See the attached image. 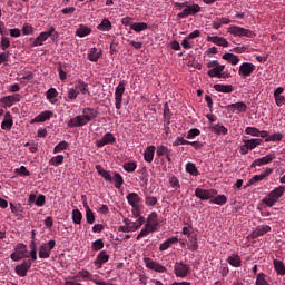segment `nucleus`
<instances>
[{
    "label": "nucleus",
    "instance_id": "nucleus-1",
    "mask_svg": "<svg viewBox=\"0 0 285 285\" xmlns=\"http://www.w3.org/2000/svg\"><path fill=\"white\" fill-rule=\"evenodd\" d=\"M94 119H97V110L90 107L83 108L81 116H76L68 121V128H82Z\"/></svg>",
    "mask_w": 285,
    "mask_h": 285
},
{
    "label": "nucleus",
    "instance_id": "nucleus-2",
    "mask_svg": "<svg viewBox=\"0 0 285 285\" xmlns=\"http://www.w3.org/2000/svg\"><path fill=\"white\" fill-rule=\"evenodd\" d=\"M207 68H209L207 75L212 79H214L215 77L217 79H230V77H233L230 75V72L224 71V70H226V66L225 65H220L219 61H217V60L209 61L207 63Z\"/></svg>",
    "mask_w": 285,
    "mask_h": 285
},
{
    "label": "nucleus",
    "instance_id": "nucleus-3",
    "mask_svg": "<svg viewBox=\"0 0 285 285\" xmlns=\"http://www.w3.org/2000/svg\"><path fill=\"white\" fill-rule=\"evenodd\" d=\"M285 193V186L281 185L276 188H274L267 196H265L262 202L265 206H268V208H273L275 204H277L281 199V197L284 196Z\"/></svg>",
    "mask_w": 285,
    "mask_h": 285
},
{
    "label": "nucleus",
    "instance_id": "nucleus-4",
    "mask_svg": "<svg viewBox=\"0 0 285 285\" xmlns=\"http://www.w3.org/2000/svg\"><path fill=\"white\" fill-rule=\"evenodd\" d=\"M227 32L233 35V37H247L248 39L255 38V32H253V30L235 24L229 26Z\"/></svg>",
    "mask_w": 285,
    "mask_h": 285
},
{
    "label": "nucleus",
    "instance_id": "nucleus-5",
    "mask_svg": "<svg viewBox=\"0 0 285 285\" xmlns=\"http://www.w3.org/2000/svg\"><path fill=\"white\" fill-rule=\"evenodd\" d=\"M26 253H28V246L23 243H19L14 247V253L10 255V259H12V262H21L23 257L28 259L30 255Z\"/></svg>",
    "mask_w": 285,
    "mask_h": 285
},
{
    "label": "nucleus",
    "instance_id": "nucleus-6",
    "mask_svg": "<svg viewBox=\"0 0 285 285\" xmlns=\"http://www.w3.org/2000/svg\"><path fill=\"white\" fill-rule=\"evenodd\" d=\"M198 12H202V7L197 3L190 4V2L187 1V7L177 14V18L187 19V17H195Z\"/></svg>",
    "mask_w": 285,
    "mask_h": 285
},
{
    "label": "nucleus",
    "instance_id": "nucleus-7",
    "mask_svg": "<svg viewBox=\"0 0 285 285\" xmlns=\"http://www.w3.org/2000/svg\"><path fill=\"white\" fill-rule=\"evenodd\" d=\"M55 246H57V242L55 239H51L48 243L41 244L38 252L39 258L48 259L50 255H52V250Z\"/></svg>",
    "mask_w": 285,
    "mask_h": 285
},
{
    "label": "nucleus",
    "instance_id": "nucleus-8",
    "mask_svg": "<svg viewBox=\"0 0 285 285\" xmlns=\"http://www.w3.org/2000/svg\"><path fill=\"white\" fill-rule=\"evenodd\" d=\"M174 274L176 277L185 278L190 275V265L185 264L184 262H176L174 265Z\"/></svg>",
    "mask_w": 285,
    "mask_h": 285
},
{
    "label": "nucleus",
    "instance_id": "nucleus-9",
    "mask_svg": "<svg viewBox=\"0 0 285 285\" xmlns=\"http://www.w3.org/2000/svg\"><path fill=\"white\" fill-rule=\"evenodd\" d=\"M194 195L202 202H208V199L210 202V199H213V197H215L217 195V190L216 189H203V188L198 187L195 189Z\"/></svg>",
    "mask_w": 285,
    "mask_h": 285
},
{
    "label": "nucleus",
    "instance_id": "nucleus-10",
    "mask_svg": "<svg viewBox=\"0 0 285 285\" xmlns=\"http://www.w3.org/2000/svg\"><path fill=\"white\" fill-rule=\"evenodd\" d=\"M126 92V82L120 81L115 90L116 108L121 110V104L124 101V94Z\"/></svg>",
    "mask_w": 285,
    "mask_h": 285
},
{
    "label": "nucleus",
    "instance_id": "nucleus-11",
    "mask_svg": "<svg viewBox=\"0 0 285 285\" xmlns=\"http://www.w3.org/2000/svg\"><path fill=\"white\" fill-rule=\"evenodd\" d=\"M255 72V65L250 62H244L240 65L238 69V75L242 77V79H246L250 77Z\"/></svg>",
    "mask_w": 285,
    "mask_h": 285
},
{
    "label": "nucleus",
    "instance_id": "nucleus-12",
    "mask_svg": "<svg viewBox=\"0 0 285 285\" xmlns=\"http://www.w3.org/2000/svg\"><path fill=\"white\" fill-rule=\"evenodd\" d=\"M145 226L146 228H150V230H153L154 233H157L159 228V218L157 216V212H153L148 215Z\"/></svg>",
    "mask_w": 285,
    "mask_h": 285
},
{
    "label": "nucleus",
    "instance_id": "nucleus-13",
    "mask_svg": "<svg viewBox=\"0 0 285 285\" xmlns=\"http://www.w3.org/2000/svg\"><path fill=\"white\" fill-rule=\"evenodd\" d=\"M30 268H32V261H23L20 265L14 267V272L19 277H26Z\"/></svg>",
    "mask_w": 285,
    "mask_h": 285
},
{
    "label": "nucleus",
    "instance_id": "nucleus-14",
    "mask_svg": "<svg viewBox=\"0 0 285 285\" xmlns=\"http://www.w3.org/2000/svg\"><path fill=\"white\" fill-rule=\"evenodd\" d=\"M144 262L146 264V267L150 271H155L156 273H166V267H164L161 264L156 263L153 261V258H144Z\"/></svg>",
    "mask_w": 285,
    "mask_h": 285
},
{
    "label": "nucleus",
    "instance_id": "nucleus-15",
    "mask_svg": "<svg viewBox=\"0 0 285 285\" xmlns=\"http://www.w3.org/2000/svg\"><path fill=\"white\" fill-rule=\"evenodd\" d=\"M272 228L268 225H258L255 230L249 235L250 239H257L258 237H263L266 233H271Z\"/></svg>",
    "mask_w": 285,
    "mask_h": 285
},
{
    "label": "nucleus",
    "instance_id": "nucleus-16",
    "mask_svg": "<svg viewBox=\"0 0 285 285\" xmlns=\"http://www.w3.org/2000/svg\"><path fill=\"white\" fill-rule=\"evenodd\" d=\"M117 138L112 132H107L104 135L102 139L96 141L97 148H104V146H108V144H115Z\"/></svg>",
    "mask_w": 285,
    "mask_h": 285
},
{
    "label": "nucleus",
    "instance_id": "nucleus-17",
    "mask_svg": "<svg viewBox=\"0 0 285 285\" xmlns=\"http://www.w3.org/2000/svg\"><path fill=\"white\" fill-rule=\"evenodd\" d=\"M109 259H110V255H108L106 250H102L97 255L94 262V266H96V268H102L104 264L108 263Z\"/></svg>",
    "mask_w": 285,
    "mask_h": 285
},
{
    "label": "nucleus",
    "instance_id": "nucleus-18",
    "mask_svg": "<svg viewBox=\"0 0 285 285\" xmlns=\"http://www.w3.org/2000/svg\"><path fill=\"white\" fill-rule=\"evenodd\" d=\"M275 159V154H268L262 158H257L252 163V168H255L256 166H266V164H271Z\"/></svg>",
    "mask_w": 285,
    "mask_h": 285
},
{
    "label": "nucleus",
    "instance_id": "nucleus-19",
    "mask_svg": "<svg viewBox=\"0 0 285 285\" xmlns=\"http://www.w3.org/2000/svg\"><path fill=\"white\" fill-rule=\"evenodd\" d=\"M206 41H210L212 43H215V46H222L223 48H228L229 46L228 40L219 36H207Z\"/></svg>",
    "mask_w": 285,
    "mask_h": 285
},
{
    "label": "nucleus",
    "instance_id": "nucleus-20",
    "mask_svg": "<svg viewBox=\"0 0 285 285\" xmlns=\"http://www.w3.org/2000/svg\"><path fill=\"white\" fill-rule=\"evenodd\" d=\"M52 115H55L52 111L45 110L36 116L35 119L31 120V124H43V121H48Z\"/></svg>",
    "mask_w": 285,
    "mask_h": 285
},
{
    "label": "nucleus",
    "instance_id": "nucleus-21",
    "mask_svg": "<svg viewBox=\"0 0 285 285\" xmlns=\"http://www.w3.org/2000/svg\"><path fill=\"white\" fill-rule=\"evenodd\" d=\"M273 174V169L272 168H266L265 171H263L261 175H255L249 179V184L248 186L253 185V184H257V181H264V179H266V177L271 176Z\"/></svg>",
    "mask_w": 285,
    "mask_h": 285
},
{
    "label": "nucleus",
    "instance_id": "nucleus-22",
    "mask_svg": "<svg viewBox=\"0 0 285 285\" xmlns=\"http://www.w3.org/2000/svg\"><path fill=\"white\" fill-rule=\"evenodd\" d=\"M126 199L131 208H136L141 204V197L137 193L127 194Z\"/></svg>",
    "mask_w": 285,
    "mask_h": 285
},
{
    "label": "nucleus",
    "instance_id": "nucleus-23",
    "mask_svg": "<svg viewBox=\"0 0 285 285\" xmlns=\"http://www.w3.org/2000/svg\"><path fill=\"white\" fill-rule=\"evenodd\" d=\"M209 130H210V132H214V135H218V136L228 135V128H226L222 124H212V126H209Z\"/></svg>",
    "mask_w": 285,
    "mask_h": 285
},
{
    "label": "nucleus",
    "instance_id": "nucleus-24",
    "mask_svg": "<svg viewBox=\"0 0 285 285\" xmlns=\"http://www.w3.org/2000/svg\"><path fill=\"white\" fill-rule=\"evenodd\" d=\"M19 101H21V95L19 94H14L12 96H6L1 98V102L4 104V106H8V108H11L13 104H17Z\"/></svg>",
    "mask_w": 285,
    "mask_h": 285
},
{
    "label": "nucleus",
    "instance_id": "nucleus-25",
    "mask_svg": "<svg viewBox=\"0 0 285 285\" xmlns=\"http://www.w3.org/2000/svg\"><path fill=\"white\" fill-rule=\"evenodd\" d=\"M12 126H14V120H12V115L7 111L4 114V118L1 122V129L2 130H12Z\"/></svg>",
    "mask_w": 285,
    "mask_h": 285
},
{
    "label": "nucleus",
    "instance_id": "nucleus-26",
    "mask_svg": "<svg viewBox=\"0 0 285 285\" xmlns=\"http://www.w3.org/2000/svg\"><path fill=\"white\" fill-rule=\"evenodd\" d=\"M101 55H104V51L101 49L91 48L90 52L87 56V59L89 61H92L94 63H97L99 59H101Z\"/></svg>",
    "mask_w": 285,
    "mask_h": 285
},
{
    "label": "nucleus",
    "instance_id": "nucleus-27",
    "mask_svg": "<svg viewBox=\"0 0 285 285\" xmlns=\"http://www.w3.org/2000/svg\"><path fill=\"white\" fill-rule=\"evenodd\" d=\"M188 250H191V253H195L199 250V243L197 242V235L193 234L191 236L188 237Z\"/></svg>",
    "mask_w": 285,
    "mask_h": 285
},
{
    "label": "nucleus",
    "instance_id": "nucleus-28",
    "mask_svg": "<svg viewBox=\"0 0 285 285\" xmlns=\"http://www.w3.org/2000/svg\"><path fill=\"white\" fill-rule=\"evenodd\" d=\"M155 146H148L144 151V159L147 164H153V159H155Z\"/></svg>",
    "mask_w": 285,
    "mask_h": 285
},
{
    "label": "nucleus",
    "instance_id": "nucleus-29",
    "mask_svg": "<svg viewBox=\"0 0 285 285\" xmlns=\"http://www.w3.org/2000/svg\"><path fill=\"white\" fill-rule=\"evenodd\" d=\"M243 142L247 145L249 150H255L257 146H262V144H264V140L259 138H252V139H243Z\"/></svg>",
    "mask_w": 285,
    "mask_h": 285
},
{
    "label": "nucleus",
    "instance_id": "nucleus-30",
    "mask_svg": "<svg viewBox=\"0 0 285 285\" xmlns=\"http://www.w3.org/2000/svg\"><path fill=\"white\" fill-rule=\"evenodd\" d=\"M92 32V29L86 24H80L78 29L76 30V36L80 37V39H83V37H88Z\"/></svg>",
    "mask_w": 285,
    "mask_h": 285
},
{
    "label": "nucleus",
    "instance_id": "nucleus-31",
    "mask_svg": "<svg viewBox=\"0 0 285 285\" xmlns=\"http://www.w3.org/2000/svg\"><path fill=\"white\" fill-rule=\"evenodd\" d=\"M76 90L81 92V95H90V89H88V83H86L83 80H78L75 83Z\"/></svg>",
    "mask_w": 285,
    "mask_h": 285
},
{
    "label": "nucleus",
    "instance_id": "nucleus-32",
    "mask_svg": "<svg viewBox=\"0 0 285 285\" xmlns=\"http://www.w3.org/2000/svg\"><path fill=\"white\" fill-rule=\"evenodd\" d=\"M178 242H179V238H177L176 236L168 238L167 240L160 244L159 246L160 253H164V250H168V248H170L173 244H177Z\"/></svg>",
    "mask_w": 285,
    "mask_h": 285
},
{
    "label": "nucleus",
    "instance_id": "nucleus-33",
    "mask_svg": "<svg viewBox=\"0 0 285 285\" xmlns=\"http://www.w3.org/2000/svg\"><path fill=\"white\" fill-rule=\"evenodd\" d=\"M227 262L234 268H239V266H242V257H239V255H237V254L228 256Z\"/></svg>",
    "mask_w": 285,
    "mask_h": 285
},
{
    "label": "nucleus",
    "instance_id": "nucleus-34",
    "mask_svg": "<svg viewBox=\"0 0 285 285\" xmlns=\"http://www.w3.org/2000/svg\"><path fill=\"white\" fill-rule=\"evenodd\" d=\"M50 33L41 32L39 36L33 40L32 46L37 48V46H43V41H48Z\"/></svg>",
    "mask_w": 285,
    "mask_h": 285
},
{
    "label": "nucleus",
    "instance_id": "nucleus-35",
    "mask_svg": "<svg viewBox=\"0 0 285 285\" xmlns=\"http://www.w3.org/2000/svg\"><path fill=\"white\" fill-rule=\"evenodd\" d=\"M96 170L100 177H104L105 181H112V176L110 175V171L101 168V165H96Z\"/></svg>",
    "mask_w": 285,
    "mask_h": 285
},
{
    "label": "nucleus",
    "instance_id": "nucleus-36",
    "mask_svg": "<svg viewBox=\"0 0 285 285\" xmlns=\"http://www.w3.org/2000/svg\"><path fill=\"white\" fill-rule=\"evenodd\" d=\"M214 90H216V92H225L227 95H230V92H233V90L235 89L232 85H215Z\"/></svg>",
    "mask_w": 285,
    "mask_h": 285
},
{
    "label": "nucleus",
    "instance_id": "nucleus-37",
    "mask_svg": "<svg viewBox=\"0 0 285 285\" xmlns=\"http://www.w3.org/2000/svg\"><path fill=\"white\" fill-rule=\"evenodd\" d=\"M185 170L186 173H189V175H193V177H198L199 175V169H197V165L191 161L186 164Z\"/></svg>",
    "mask_w": 285,
    "mask_h": 285
},
{
    "label": "nucleus",
    "instance_id": "nucleus-38",
    "mask_svg": "<svg viewBox=\"0 0 285 285\" xmlns=\"http://www.w3.org/2000/svg\"><path fill=\"white\" fill-rule=\"evenodd\" d=\"M228 202V197L226 195H218L214 196L210 200L209 204H217V206H224Z\"/></svg>",
    "mask_w": 285,
    "mask_h": 285
},
{
    "label": "nucleus",
    "instance_id": "nucleus-39",
    "mask_svg": "<svg viewBox=\"0 0 285 285\" xmlns=\"http://www.w3.org/2000/svg\"><path fill=\"white\" fill-rule=\"evenodd\" d=\"M130 30H134V32H144V30H148V23L146 22L131 23Z\"/></svg>",
    "mask_w": 285,
    "mask_h": 285
},
{
    "label": "nucleus",
    "instance_id": "nucleus-40",
    "mask_svg": "<svg viewBox=\"0 0 285 285\" xmlns=\"http://www.w3.org/2000/svg\"><path fill=\"white\" fill-rule=\"evenodd\" d=\"M223 59L228 61L232 66H237V63H239V57L234 53H225L223 55Z\"/></svg>",
    "mask_w": 285,
    "mask_h": 285
},
{
    "label": "nucleus",
    "instance_id": "nucleus-41",
    "mask_svg": "<svg viewBox=\"0 0 285 285\" xmlns=\"http://www.w3.org/2000/svg\"><path fill=\"white\" fill-rule=\"evenodd\" d=\"M97 28L102 32H110V30H112V23L108 19H102V21L100 22V24H98Z\"/></svg>",
    "mask_w": 285,
    "mask_h": 285
},
{
    "label": "nucleus",
    "instance_id": "nucleus-42",
    "mask_svg": "<svg viewBox=\"0 0 285 285\" xmlns=\"http://www.w3.org/2000/svg\"><path fill=\"white\" fill-rule=\"evenodd\" d=\"M274 269L276 271L277 275H285V265L284 262L274 259Z\"/></svg>",
    "mask_w": 285,
    "mask_h": 285
},
{
    "label": "nucleus",
    "instance_id": "nucleus-43",
    "mask_svg": "<svg viewBox=\"0 0 285 285\" xmlns=\"http://www.w3.org/2000/svg\"><path fill=\"white\" fill-rule=\"evenodd\" d=\"M66 159V157L63 155H57L50 158L49 160V165L50 166H61V164H63V160Z\"/></svg>",
    "mask_w": 285,
    "mask_h": 285
},
{
    "label": "nucleus",
    "instance_id": "nucleus-44",
    "mask_svg": "<svg viewBox=\"0 0 285 285\" xmlns=\"http://www.w3.org/2000/svg\"><path fill=\"white\" fill-rule=\"evenodd\" d=\"M69 146H70V145L68 144V141H66V140L60 141L58 145L55 146V148H53V155H57V154H59V153H62V150H68V147H69Z\"/></svg>",
    "mask_w": 285,
    "mask_h": 285
},
{
    "label": "nucleus",
    "instance_id": "nucleus-45",
    "mask_svg": "<svg viewBox=\"0 0 285 285\" xmlns=\"http://www.w3.org/2000/svg\"><path fill=\"white\" fill-rule=\"evenodd\" d=\"M114 184H115V188L119 189L121 188V186H124V177L121 176V174L115 171L114 173Z\"/></svg>",
    "mask_w": 285,
    "mask_h": 285
},
{
    "label": "nucleus",
    "instance_id": "nucleus-46",
    "mask_svg": "<svg viewBox=\"0 0 285 285\" xmlns=\"http://www.w3.org/2000/svg\"><path fill=\"white\" fill-rule=\"evenodd\" d=\"M124 170L126 173H135L137 170V163L136 161H128L122 165Z\"/></svg>",
    "mask_w": 285,
    "mask_h": 285
},
{
    "label": "nucleus",
    "instance_id": "nucleus-47",
    "mask_svg": "<svg viewBox=\"0 0 285 285\" xmlns=\"http://www.w3.org/2000/svg\"><path fill=\"white\" fill-rule=\"evenodd\" d=\"M81 219H83V214H81V210L73 209L72 210V222H73V224H81Z\"/></svg>",
    "mask_w": 285,
    "mask_h": 285
},
{
    "label": "nucleus",
    "instance_id": "nucleus-48",
    "mask_svg": "<svg viewBox=\"0 0 285 285\" xmlns=\"http://www.w3.org/2000/svg\"><path fill=\"white\" fill-rule=\"evenodd\" d=\"M86 219L87 224H95V213L90 209V206L86 205Z\"/></svg>",
    "mask_w": 285,
    "mask_h": 285
},
{
    "label": "nucleus",
    "instance_id": "nucleus-49",
    "mask_svg": "<svg viewBox=\"0 0 285 285\" xmlns=\"http://www.w3.org/2000/svg\"><path fill=\"white\" fill-rule=\"evenodd\" d=\"M67 97H68L69 101H75V99H77L79 97V90H77V88L75 86L72 88H69V90L67 92Z\"/></svg>",
    "mask_w": 285,
    "mask_h": 285
},
{
    "label": "nucleus",
    "instance_id": "nucleus-50",
    "mask_svg": "<svg viewBox=\"0 0 285 285\" xmlns=\"http://www.w3.org/2000/svg\"><path fill=\"white\" fill-rule=\"evenodd\" d=\"M255 285H271L268 281H266V274L259 273L256 275Z\"/></svg>",
    "mask_w": 285,
    "mask_h": 285
},
{
    "label": "nucleus",
    "instance_id": "nucleus-51",
    "mask_svg": "<svg viewBox=\"0 0 285 285\" xmlns=\"http://www.w3.org/2000/svg\"><path fill=\"white\" fill-rule=\"evenodd\" d=\"M91 248L92 250H95L96 253L99 250H102L104 248V239L98 238L96 239L92 244H91Z\"/></svg>",
    "mask_w": 285,
    "mask_h": 285
},
{
    "label": "nucleus",
    "instance_id": "nucleus-52",
    "mask_svg": "<svg viewBox=\"0 0 285 285\" xmlns=\"http://www.w3.org/2000/svg\"><path fill=\"white\" fill-rule=\"evenodd\" d=\"M150 233H155L154 230H150L149 227H145L140 230V233L137 235L136 239L137 242H139V239L144 238V237H148V235H150Z\"/></svg>",
    "mask_w": 285,
    "mask_h": 285
},
{
    "label": "nucleus",
    "instance_id": "nucleus-53",
    "mask_svg": "<svg viewBox=\"0 0 285 285\" xmlns=\"http://www.w3.org/2000/svg\"><path fill=\"white\" fill-rule=\"evenodd\" d=\"M169 184L174 190H179V188H181V184H179V179L176 176L169 177Z\"/></svg>",
    "mask_w": 285,
    "mask_h": 285
},
{
    "label": "nucleus",
    "instance_id": "nucleus-54",
    "mask_svg": "<svg viewBox=\"0 0 285 285\" xmlns=\"http://www.w3.org/2000/svg\"><path fill=\"white\" fill-rule=\"evenodd\" d=\"M282 139H284V135L276 132L274 135L268 136L265 141H282Z\"/></svg>",
    "mask_w": 285,
    "mask_h": 285
},
{
    "label": "nucleus",
    "instance_id": "nucleus-55",
    "mask_svg": "<svg viewBox=\"0 0 285 285\" xmlns=\"http://www.w3.org/2000/svg\"><path fill=\"white\" fill-rule=\"evenodd\" d=\"M202 131L197 128H193L187 132L186 139H195V137H199Z\"/></svg>",
    "mask_w": 285,
    "mask_h": 285
},
{
    "label": "nucleus",
    "instance_id": "nucleus-56",
    "mask_svg": "<svg viewBox=\"0 0 285 285\" xmlns=\"http://www.w3.org/2000/svg\"><path fill=\"white\" fill-rule=\"evenodd\" d=\"M16 173L20 177H30V170H28V168H26V166H20V168L16 169Z\"/></svg>",
    "mask_w": 285,
    "mask_h": 285
},
{
    "label": "nucleus",
    "instance_id": "nucleus-57",
    "mask_svg": "<svg viewBox=\"0 0 285 285\" xmlns=\"http://www.w3.org/2000/svg\"><path fill=\"white\" fill-rule=\"evenodd\" d=\"M245 132L252 137H259V129L257 127H246Z\"/></svg>",
    "mask_w": 285,
    "mask_h": 285
},
{
    "label": "nucleus",
    "instance_id": "nucleus-58",
    "mask_svg": "<svg viewBox=\"0 0 285 285\" xmlns=\"http://www.w3.org/2000/svg\"><path fill=\"white\" fill-rule=\"evenodd\" d=\"M36 206H38V208L46 206V195L39 194L38 197H36Z\"/></svg>",
    "mask_w": 285,
    "mask_h": 285
},
{
    "label": "nucleus",
    "instance_id": "nucleus-59",
    "mask_svg": "<svg viewBox=\"0 0 285 285\" xmlns=\"http://www.w3.org/2000/svg\"><path fill=\"white\" fill-rule=\"evenodd\" d=\"M157 155L158 157H164V155H170V150L168 147L161 145L157 147Z\"/></svg>",
    "mask_w": 285,
    "mask_h": 285
},
{
    "label": "nucleus",
    "instance_id": "nucleus-60",
    "mask_svg": "<svg viewBox=\"0 0 285 285\" xmlns=\"http://www.w3.org/2000/svg\"><path fill=\"white\" fill-rule=\"evenodd\" d=\"M188 144H190L189 140H186L183 137H177L176 140L173 142V146L174 147H177V146H188Z\"/></svg>",
    "mask_w": 285,
    "mask_h": 285
},
{
    "label": "nucleus",
    "instance_id": "nucleus-61",
    "mask_svg": "<svg viewBox=\"0 0 285 285\" xmlns=\"http://www.w3.org/2000/svg\"><path fill=\"white\" fill-rule=\"evenodd\" d=\"M146 206H157V197L155 196H146L145 197Z\"/></svg>",
    "mask_w": 285,
    "mask_h": 285
},
{
    "label": "nucleus",
    "instance_id": "nucleus-62",
    "mask_svg": "<svg viewBox=\"0 0 285 285\" xmlns=\"http://www.w3.org/2000/svg\"><path fill=\"white\" fill-rule=\"evenodd\" d=\"M236 110H238V112H246V110H248V106L245 105V102H235L234 104Z\"/></svg>",
    "mask_w": 285,
    "mask_h": 285
},
{
    "label": "nucleus",
    "instance_id": "nucleus-63",
    "mask_svg": "<svg viewBox=\"0 0 285 285\" xmlns=\"http://www.w3.org/2000/svg\"><path fill=\"white\" fill-rule=\"evenodd\" d=\"M10 61V51L1 52L0 53V66L1 63H7Z\"/></svg>",
    "mask_w": 285,
    "mask_h": 285
},
{
    "label": "nucleus",
    "instance_id": "nucleus-64",
    "mask_svg": "<svg viewBox=\"0 0 285 285\" xmlns=\"http://www.w3.org/2000/svg\"><path fill=\"white\" fill-rule=\"evenodd\" d=\"M9 46H10V39L7 37H2L0 42L1 50H8Z\"/></svg>",
    "mask_w": 285,
    "mask_h": 285
}]
</instances>
